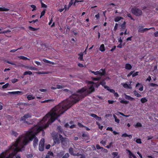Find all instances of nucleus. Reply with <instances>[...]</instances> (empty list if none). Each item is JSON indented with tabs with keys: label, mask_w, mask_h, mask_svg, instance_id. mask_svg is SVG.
<instances>
[{
	"label": "nucleus",
	"mask_w": 158,
	"mask_h": 158,
	"mask_svg": "<svg viewBox=\"0 0 158 158\" xmlns=\"http://www.w3.org/2000/svg\"><path fill=\"white\" fill-rule=\"evenodd\" d=\"M94 90L95 89L93 85L88 89L86 87H83L77 91L79 94H73L69 98L56 106L39 122V124H42V126L39 127L35 126L27 131L24 135H22L19 136L17 139L19 138L20 142L19 143L20 147L24 150L25 146L29 143V141H32L34 139L33 145L35 147L37 145L38 142V139L36 136L38 133L48 127L50 124L53 122L58 117L73 105Z\"/></svg>",
	"instance_id": "f257e3e1"
},
{
	"label": "nucleus",
	"mask_w": 158,
	"mask_h": 158,
	"mask_svg": "<svg viewBox=\"0 0 158 158\" xmlns=\"http://www.w3.org/2000/svg\"><path fill=\"white\" fill-rule=\"evenodd\" d=\"M20 142L19 138L17 139L15 143H12L8 149L0 154V158H5L10 150H13L12 152L6 158H15V156L19 152H21L23 150V149L19 145V142Z\"/></svg>",
	"instance_id": "f03ea898"
},
{
	"label": "nucleus",
	"mask_w": 158,
	"mask_h": 158,
	"mask_svg": "<svg viewBox=\"0 0 158 158\" xmlns=\"http://www.w3.org/2000/svg\"><path fill=\"white\" fill-rule=\"evenodd\" d=\"M132 13L137 16H141L142 15V10L137 8H133L131 10Z\"/></svg>",
	"instance_id": "7ed1b4c3"
},
{
	"label": "nucleus",
	"mask_w": 158,
	"mask_h": 158,
	"mask_svg": "<svg viewBox=\"0 0 158 158\" xmlns=\"http://www.w3.org/2000/svg\"><path fill=\"white\" fill-rule=\"evenodd\" d=\"M31 114L29 113L25 114L20 119V121H23V123H26L28 125L31 124V123L28 122L26 120L28 118H31Z\"/></svg>",
	"instance_id": "20e7f679"
},
{
	"label": "nucleus",
	"mask_w": 158,
	"mask_h": 158,
	"mask_svg": "<svg viewBox=\"0 0 158 158\" xmlns=\"http://www.w3.org/2000/svg\"><path fill=\"white\" fill-rule=\"evenodd\" d=\"M45 140L44 138H42L40 141L39 147V150L40 151H43L44 150V147Z\"/></svg>",
	"instance_id": "39448f33"
},
{
	"label": "nucleus",
	"mask_w": 158,
	"mask_h": 158,
	"mask_svg": "<svg viewBox=\"0 0 158 158\" xmlns=\"http://www.w3.org/2000/svg\"><path fill=\"white\" fill-rule=\"evenodd\" d=\"M53 139L54 141L53 143L54 144H58L60 143V140L58 138L57 135H56L54 137H53Z\"/></svg>",
	"instance_id": "423d86ee"
},
{
	"label": "nucleus",
	"mask_w": 158,
	"mask_h": 158,
	"mask_svg": "<svg viewBox=\"0 0 158 158\" xmlns=\"http://www.w3.org/2000/svg\"><path fill=\"white\" fill-rule=\"evenodd\" d=\"M9 94H19L20 95H22L23 94V92L21 91H16L13 92H9L8 93Z\"/></svg>",
	"instance_id": "0eeeda50"
},
{
	"label": "nucleus",
	"mask_w": 158,
	"mask_h": 158,
	"mask_svg": "<svg viewBox=\"0 0 158 158\" xmlns=\"http://www.w3.org/2000/svg\"><path fill=\"white\" fill-rule=\"evenodd\" d=\"M98 75L101 76L104 75L106 73V71L105 69H101L99 71H98Z\"/></svg>",
	"instance_id": "6e6552de"
},
{
	"label": "nucleus",
	"mask_w": 158,
	"mask_h": 158,
	"mask_svg": "<svg viewBox=\"0 0 158 158\" xmlns=\"http://www.w3.org/2000/svg\"><path fill=\"white\" fill-rule=\"evenodd\" d=\"M81 136L83 137L82 139L86 141L88 140L89 139V135L85 133H83Z\"/></svg>",
	"instance_id": "1a4fd4ad"
},
{
	"label": "nucleus",
	"mask_w": 158,
	"mask_h": 158,
	"mask_svg": "<svg viewBox=\"0 0 158 158\" xmlns=\"http://www.w3.org/2000/svg\"><path fill=\"white\" fill-rule=\"evenodd\" d=\"M69 152L71 155L74 156H78V154H76L74 153L73 149L72 148H70L69 149Z\"/></svg>",
	"instance_id": "9d476101"
},
{
	"label": "nucleus",
	"mask_w": 158,
	"mask_h": 158,
	"mask_svg": "<svg viewBox=\"0 0 158 158\" xmlns=\"http://www.w3.org/2000/svg\"><path fill=\"white\" fill-rule=\"evenodd\" d=\"M125 98L127 100H130L131 101H132L134 100V98L132 97H131L130 96L127 95L126 94H125L124 95Z\"/></svg>",
	"instance_id": "9b49d317"
},
{
	"label": "nucleus",
	"mask_w": 158,
	"mask_h": 158,
	"mask_svg": "<svg viewBox=\"0 0 158 158\" xmlns=\"http://www.w3.org/2000/svg\"><path fill=\"white\" fill-rule=\"evenodd\" d=\"M100 84L102 85V86H103L105 89H106L107 88H108L109 87L106 85V83L105 82L104 80H102L100 82Z\"/></svg>",
	"instance_id": "f8f14e48"
},
{
	"label": "nucleus",
	"mask_w": 158,
	"mask_h": 158,
	"mask_svg": "<svg viewBox=\"0 0 158 158\" xmlns=\"http://www.w3.org/2000/svg\"><path fill=\"white\" fill-rule=\"evenodd\" d=\"M122 137H128L130 139H131L132 138V136L131 135H127L126 133H125L122 135Z\"/></svg>",
	"instance_id": "ddd939ff"
},
{
	"label": "nucleus",
	"mask_w": 158,
	"mask_h": 158,
	"mask_svg": "<svg viewBox=\"0 0 158 158\" xmlns=\"http://www.w3.org/2000/svg\"><path fill=\"white\" fill-rule=\"evenodd\" d=\"M57 130L58 132H60L61 134H62L64 133L63 131L60 126H57Z\"/></svg>",
	"instance_id": "4468645a"
},
{
	"label": "nucleus",
	"mask_w": 158,
	"mask_h": 158,
	"mask_svg": "<svg viewBox=\"0 0 158 158\" xmlns=\"http://www.w3.org/2000/svg\"><path fill=\"white\" fill-rule=\"evenodd\" d=\"M127 152L129 153V156L131 157H133V158H137L136 156L133 154L132 152L129 150H127Z\"/></svg>",
	"instance_id": "2eb2a0df"
},
{
	"label": "nucleus",
	"mask_w": 158,
	"mask_h": 158,
	"mask_svg": "<svg viewBox=\"0 0 158 158\" xmlns=\"http://www.w3.org/2000/svg\"><path fill=\"white\" fill-rule=\"evenodd\" d=\"M132 67L131 64L127 63L125 64V68L126 69L130 70L131 69Z\"/></svg>",
	"instance_id": "dca6fc26"
},
{
	"label": "nucleus",
	"mask_w": 158,
	"mask_h": 158,
	"mask_svg": "<svg viewBox=\"0 0 158 158\" xmlns=\"http://www.w3.org/2000/svg\"><path fill=\"white\" fill-rule=\"evenodd\" d=\"M99 50L102 52H104L105 51V49L103 44H102L100 45L99 48Z\"/></svg>",
	"instance_id": "f3484780"
},
{
	"label": "nucleus",
	"mask_w": 158,
	"mask_h": 158,
	"mask_svg": "<svg viewBox=\"0 0 158 158\" xmlns=\"http://www.w3.org/2000/svg\"><path fill=\"white\" fill-rule=\"evenodd\" d=\"M126 22L124 21L122 24L121 25V30L123 31L124 30L126 29Z\"/></svg>",
	"instance_id": "a211bd4d"
},
{
	"label": "nucleus",
	"mask_w": 158,
	"mask_h": 158,
	"mask_svg": "<svg viewBox=\"0 0 158 158\" xmlns=\"http://www.w3.org/2000/svg\"><path fill=\"white\" fill-rule=\"evenodd\" d=\"M17 57L21 59H22L24 60H30V59L27 58L26 57H25L23 56H18Z\"/></svg>",
	"instance_id": "6ab92c4d"
},
{
	"label": "nucleus",
	"mask_w": 158,
	"mask_h": 158,
	"mask_svg": "<svg viewBox=\"0 0 158 158\" xmlns=\"http://www.w3.org/2000/svg\"><path fill=\"white\" fill-rule=\"evenodd\" d=\"M35 97L32 95H29L27 96V99L28 100H31L34 99Z\"/></svg>",
	"instance_id": "aec40b11"
},
{
	"label": "nucleus",
	"mask_w": 158,
	"mask_h": 158,
	"mask_svg": "<svg viewBox=\"0 0 158 158\" xmlns=\"http://www.w3.org/2000/svg\"><path fill=\"white\" fill-rule=\"evenodd\" d=\"M25 68H26L27 69H30L31 70H38L37 68H35L34 67H33V66H31L30 67H29L28 66H26Z\"/></svg>",
	"instance_id": "412c9836"
},
{
	"label": "nucleus",
	"mask_w": 158,
	"mask_h": 158,
	"mask_svg": "<svg viewBox=\"0 0 158 158\" xmlns=\"http://www.w3.org/2000/svg\"><path fill=\"white\" fill-rule=\"evenodd\" d=\"M9 9L5 7H0V11H7L9 10Z\"/></svg>",
	"instance_id": "4be33fe9"
},
{
	"label": "nucleus",
	"mask_w": 158,
	"mask_h": 158,
	"mask_svg": "<svg viewBox=\"0 0 158 158\" xmlns=\"http://www.w3.org/2000/svg\"><path fill=\"white\" fill-rule=\"evenodd\" d=\"M122 19H123V18L122 17L118 16L115 18L114 20L115 22H118Z\"/></svg>",
	"instance_id": "5701e85b"
},
{
	"label": "nucleus",
	"mask_w": 158,
	"mask_h": 158,
	"mask_svg": "<svg viewBox=\"0 0 158 158\" xmlns=\"http://www.w3.org/2000/svg\"><path fill=\"white\" fill-rule=\"evenodd\" d=\"M78 55L79 56L78 57V59L81 61H84L83 59V54H79Z\"/></svg>",
	"instance_id": "b1692460"
},
{
	"label": "nucleus",
	"mask_w": 158,
	"mask_h": 158,
	"mask_svg": "<svg viewBox=\"0 0 158 158\" xmlns=\"http://www.w3.org/2000/svg\"><path fill=\"white\" fill-rule=\"evenodd\" d=\"M67 139L66 138H62L60 139L62 145H64V143L66 141V139Z\"/></svg>",
	"instance_id": "393cba45"
},
{
	"label": "nucleus",
	"mask_w": 158,
	"mask_h": 158,
	"mask_svg": "<svg viewBox=\"0 0 158 158\" xmlns=\"http://www.w3.org/2000/svg\"><path fill=\"white\" fill-rule=\"evenodd\" d=\"M123 86L124 88L126 89H131V87L130 86H129V85L127 83L124 84L123 85Z\"/></svg>",
	"instance_id": "a878e982"
},
{
	"label": "nucleus",
	"mask_w": 158,
	"mask_h": 158,
	"mask_svg": "<svg viewBox=\"0 0 158 158\" xmlns=\"http://www.w3.org/2000/svg\"><path fill=\"white\" fill-rule=\"evenodd\" d=\"M11 135H14L15 137H16L19 135V134L14 131H11Z\"/></svg>",
	"instance_id": "bb28decb"
},
{
	"label": "nucleus",
	"mask_w": 158,
	"mask_h": 158,
	"mask_svg": "<svg viewBox=\"0 0 158 158\" xmlns=\"http://www.w3.org/2000/svg\"><path fill=\"white\" fill-rule=\"evenodd\" d=\"M28 28L31 31H37V30H38L39 28H34L32 27H31V26H29L28 27Z\"/></svg>",
	"instance_id": "cd10ccee"
},
{
	"label": "nucleus",
	"mask_w": 158,
	"mask_h": 158,
	"mask_svg": "<svg viewBox=\"0 0 158 158\" xmlns=\"http://www.w3.org/2000/svg\"><path fill=\"white\" fill-rule=\"evenodd\" d=\"M32 74V72L30 71H26L24 73L23 76H24L27 75H31Z\"/></svg>",
	"instance_id": "c85d7f7f"
},
{
	"label": "nucleus",
	"mask_w": 158,
	"mask_h": 158,
	"mask_svg": "<svg viewBox=\"0 0 158 158\" xmlns=\"http://www.w3.org/2000/svg\"><path fill=\"white\" fill-rule=\"evenodd\" d=\"M134 95L138 97H141V95L139 94L138 92L135 90H134Z\"/></svg>",
	"instance_id": "c756f323"
},
{
	"label": "nucleus",
	"mask_w": 158,
	"mask_h": 158,
	"mask_svg": "<svg viewBox=\"0 0 158 158\" xmlns=\"http://www.w3.org/2000/svg\"><path fill=\"white\" fill-rule=\"evenodd\" d=\"M113 117L114 118L115 122L117 123H119L120 122L119 119L118 118L117 116L114 114L113 115Z\"/></svg>",
	"instance_id": "7c9ffc66"
},
{
	"label": "nucleus",
	"mask_w": 158,
	"mask_h": 158,
	"mask_svg": "<svg viewBox=\"0 0 158 158\" xmlns=\"http://www.w3.org/2000/svg\"><path fill=\"white\" fill-rule=\"evenodd\" d=\"M141 102L143 103H144L145 102H147L148 100L147 99H146L145 98H142L141 99Z\"/></svg>",
	"instance_id": "2f4dec72"
},
{
	"label": "nucleus",
	"mask_w": 158,
	"mask_h": 158,
	"mask_svg": "<svg viewBox=\"0 0 158 158\" xmlns=\"http://www.w3.org/2000/svg\"><path fill=\"white\" fill-rule=\"evenodd\" d=\"M143 33H144L145 31H147L150 30V29H153L154 30H155V28L154 27H151V28H143Z\"/></svg>",
	"instance_id": "473e14b6"
},
{
	"label": "nucleus",
	"mask_w": 158,
	"mask_h": 158,
	"mask_svg": "<svg viewBox=\"0 0 158 158\" xmlns=\"http://www.w3.org/2000/svg\"><path fill=\"white\" fill-rule=\"evenodd\" d=\"M120 102L121 103L125 104H127L129 103V101H127L125 100H121L120 101Z\"/></svg>",
	"instance_id": "72a5a7b5"
},
{
	"label": "nucleus",
	"mask_w": 158,
	"mask_h": 158,
	"mask_svg": "<svg viewBox=\"0 0 158 158\" xmlns=\"http://www.w3.org/2000/svg\"><path fill=\"white\" fill-rule=\"evenodd\" d=\"M143 26H141L140 27H139V29L138 30V32L141 33H143Z\"/></svg>",
	"instance_id": "f704fd0d"
},
{
	"label": "nucleus",
	"mask_w": 158,
	"mask_h": 158,
	"mask_svg": "<svg viewBox=\"0 0 158 158\" xmlns=\"http://www.w3.org/2000/svg\"><path fill=\"white\" fill-rule=\"evenodd\" d=\"M101 77H92L91 78L92 80L93 81H98L99 80L101 79Z\"/></svg>",
	"instance_id": "c9c22d12"
},
{
	"label": "nucleus",
	"mask_w": 158,
	"mask_h": 158,
	"mask_svg": "<svg viewBox=\"0 0 158 158\" xmlns=\"http://www.w3.org/2000/svg\"><path fill=\"white\" fill-rule=\"evenodd\" d=\"M142 127V125L141 124L139 123L138 122L136 123L135 126V127Z\"/></svg>",
	"instance_id": "e433bc0d"
},
{
	"label": "nucleus",
	"mask_w": 158,
	"mask_h": 158,
	"mask_svg": "<svg viewBox=\"0 0 158 158\" xmlns=\"http://www.w3.org/2000/svg\"><path fill=\"white\" fill-rule=\"evenodd\" d=\"M46 9H44V10H43L41 12V15H40V18H41L42 16H44L45 15V12H46Z\"/></svg>",
	"instance_id": "4c0bfd02"
},
{
	"label": "nucleus",
	"mask_w": 158,
	"mask_h": 158,
	"mask_svg": "<svg viewBox=\"0 0 158 158\" xmlns=\"http://www.w3.org/2000/svg\"><path fill=\"white\" fill-rule=\"evenodd\" d=\"M149 85L150 86L153 87L158 86V85L153 83H150Z\"/></svg>",
	"instance_id": "58836bf2"
},
{
	"label": "nucleus",
	"mask_w": 158,
	"mask_h": 158,
	"mask_svg": "<svg viewBox=\"0 0 158 158\" xmlns=\"http://www.w3.org/2000/svg\"><path fill=\"white\" fill-rule=\"evenodd\" d=\"M19 80L16 78H14L11 80L12 83L14 84L18 81Z\"/></svg>",
	"instance_id": "ea45409f"
},
{
	"label": "nucleus",
	"mask_w": 158,
	"mask_h": 158,
	"mask_svg": "<svg viewBox=\"0 0 158 158\" xmlns=\"http://www.w3.org/2000/svg\"><path fill=\"white\" fill-rule=\"evenodd\" d=\"M9 84L8 83H6L5 85H3L2 86V88L4 89H6L8 87V86H9Z\"/></svg>",
	"instance_id": "a19ab883"
},
{
	"label": "nucleus",
	"mask_w": 158,
	"mask_h": 158,
	"mask_svg": "<svg viewBox=\"0 0 158 158\" xmlns=\"http://www.w3.org/2000/svg\"><path fill=\"white\" fill-rule=\"evenodd\" d=\"M36 73L38 74H47L46 72H41V71H38Z\"/></svg>",
	"instance_id": "79ce46f5"
},
{
	"label": "nucleus",
	"mask_w": 158,
	"mask_h": 158,
	"mask_svg": "<svg viewBox=\"0 0 158 158\" xmlns=\"http://www.w3.org/2000/svg\"><path fill=\"white\" fill-rule=\"evenodd\" d=\"M135 141L138 143L141 144L142 143L141 139L140 138L137 139Z\"/></svg>",
	"instance_id": "37998d69"
},
{
	"label": "nucleus",
	"mask_w": 158,
	"mask_h": 158,
	"mask_svg": "<svg viewBox=\"0 0 158 158\" xmlns=\"http://www.w3.org/2000/svg\"><path fill=\"white\" fill-rule=\"evenodd\" d=\"M96 124L98 126L99 128H100L101 129V130H102V129L103 128V126H100V123L97 122H96Z\"/></svg>",
	"instance_id": "c03bdc74"
},
{
	"label": "nucleus",
	"mask_w": 158,
	"mask_h": 158,
	"mask_svg": "<svg viewBox=\"0 0 158 158\" xmlns=\"http://www.w3.org/2000/svg\"><path fill=\"white\" fill-rule=\"evenodd\" d=\"M106 89L108 91H109L111 93H114L115 92V90L114 89H110L109 88V87L108 88H107Z\"/></svg>",
	"instance_id": "a18cd8bd"
},
{
	"label": "nucleus",
	"mask_w": 158,
	"mask_h": 158,
	"mask_svg": "<svg viewBox=\"0 0 158 158\" xmlns=\"http://www.w3.org/2000/svg\"><path fill=\"white\" fill-rule=\"evenodd\" d=\"M11 31L10 30H8L5 31L1 32H0V34H5L8 32H11Z\"/></svg>",
	"instance_id": "49530a36"
},
{
	"label": "nucleus",
	"mask_w": 158,
	"mask_h": 158,
	"mask_svg": "<svg viewBox=\"0 0 158 158\" xmlns=\"http://www.w3.org/2000/svg\"><path fill=\"white\" fill-rule=\"evenodd\" d=\"M69 156L68 153H66L62 157V158H68Z\"/></svg>",
	"instance_id": "de8ad7c7"
},
{
	"label": "nucleus",
	"mask_w": 158,
	"mask_h": 158,
	"mask_svg": "<svg viewBox=\"0 0 158 158\" xmlns=\"http://www.w3.org/2000/svg\"><path fill=\"white\" fill-rule=\"evenodd\" d=\"M96 147L97 149H103V147H101L99 144H97Z\"/></svg>",
	"instance_id": "09e8293b"
},
{
	"label": "nucleus",
	"mask_w": 158,
	"mask_h": 158,
	"mask_svg": "<svg viewBox=\"0 0 158 158\" xmlns=\"http://www.w3.org/2000/svg\"><path fill=\"white\" fill-rule=\"evenodd\" d=\"M31 7L33 9L32 10V11H34L36 10V6H35V5H31Z\"/></svg>",
	"instance_id": "8fccbe9b"
},
{
	"label": "nucleus",
	"mask_w": 158,
	"mask_h": 158,
	"mask_svg": "<svg viewBox=\"0 0 158 158\" xmlns=\"http://www.w3.org/2000/svg\"><path fill=\"white\" fill-rule=\"evenodd\" d=\"M127 17L130 18L132 20H135V19H134V18L132 17V16L130 13H128L127 15Z\"/></svg>",
	"instance_id": "3c124183"
},
{
	"label": "nucleus",
	"mask_w": 158,
	"mask_h": 158,
	"mask_svg": "<svg viewBox=\"0 0 158 158\" xmlns=\"http://www.w3.org/2000/svg\"><path fill=\"white\" fill-rule=\"evenodd\" d=\"M77 125L80 127H85V126L79 122L78 123Z\"/></svg>",
	"instance_id": "603ef678"
},
{
	"label": "nucleus",
	"mask_w": 158,
	"mask_h": 158,
	"mask_svg": "<svg viewBox=\"0 0 158 158\" xmlns=\"http://www.w3.org/2000/svg\"><path fill=\"white\" fill-rule=\"evenodd\" d=\"M56 88L58 89H60L63 88V87L59 85H56Z\"/></svg>",
	"instance_id": "864d4df0"
},
{
	"label": "nucleus",
	"mask_w": 158,
	"mask_h": 158,
	"mask_svg": "<svg viewBox=\"0 0 158 158\" xmlns=\"http://www.w3.org/2000/svg\"><path fill=\"white\" fill-rule=\"evenodd\" d=\"M113 143L112 142H110L109 145H107L106 146V148H107L109 149L111 147V146H112Z\"/></svg>",
	"instance_id": "5fc2aeb1"
},
{
	"label": "nucleus",
	"mask_w": 158,
	"mask_h": 158,
	"mask_svg": "<svg viewBox=\"0 0 158 158\" xmlns=\"http://www.w3.org/2000/svg\"><path fill=\"white\" fill-rule=\"evenodd\" d=\"M73 1L71 0V1L69 2V4L68 9H69V8L71 6L73 5Z\"/></svg>",
	"instance_id": "6e6d98bb"
},
{
	"label": "nucleus",
	"mask_w": 158,
	"mask_h": 158,
	"mask_svg": "<svg viewBox=\"0 0 158 158\" xmlns=\"http://www.w3.org/2000/svg\"><path fill=\"white\" fill-rule=\"evenodd\" d=\"M41 4L42 7L45 8H47V6L46 4H44L43 2H41Z\"/></svg>",
	"instance_id": "4d7b16f0"
},
{
	"label": "nucleus",
	"mask_w": 158,
	"mask_h": 158,
	"mask_svg": "<svg viewBox=\"0 0 158 158\" xmlns=\"http://www.w3.org/2000/svg\"><path fill=\"white\" fill-rule=\"evenodd\" d=\"M118 152H113L112 153V155L114 157H116L118 155Z\"/></svg>",
	"instance_id": "13d9d810"
},
{
	"label": "nucleus",
	"mask_w": 158,
	"mask_h": 158,
	"mask_svg": "<svg viewBox=\"0 0 158 158\" xmlns=\"http://www.w3.org/2000/svg\"><path fill=\"white\" fill-rule=\"evenodd\" d=\"M139 73L138 72H136L135 73L132 74V77H134L135 76H137Z\"/></svg>",
	"instance_id": "bf43d9fd"
},
{
	"label": "nucleus",
	"mask_w": 158,
	"mask_h": 158,
	"mask_svg": "<svg viewBox=\"0 0 158 158\" xmlns=\"http://www.w3.org/2000/svg\"><path fill=\"white\" fill-rule=\"evenodd\" d=\"M90 71L92 73H94L95 75H98V71L96 72H94V71L90 70Z\"/></svg>",
	"instance_id": "052dcab7"
},
{
	"label": "nucleus",
	"mask_w": 158,
	"mask_h": 158,
	"mask_svg": "<svg viewBox=\"0 0 158 158\" xmlns=\"http://www.w3.org/2000/svg\"><path fill=\"white\" fill-rule=\"evenodd\" d=\"M118 23H115V25L114 27V31H116L117 29V28L118 27Z\"/></svg>",
	"instance_id": "680f3d73"
},
{
	"label": "nucleus",
	"mask_w": 158,
	"mask_h": 158,
	"mask_svg": "<svg viewBox=\"0 0 158 158\" xmlns=\"http://www.w3.org/2000/svg\"><path fill=\"white\" fill-rule=\"evenodd\" d=\"M45 101V103L46 102H53L54 101L53 99H48V100H46Z\"/></svg>",
	"instance_id": "e2e57ef3"
},
{
	"label": "nucleus",
	"mask_w": 158,
	"mask_h": 158,
	"mask_svg": "<svg viewBox=\"0 0 158 158\" xmlns=\"http://www.w3.org/2000/svg\"><path fill=\"white\" fill-rule=\"evenodd\" d=\"M38 19H36L35 20H33L32 21H29V22L30 23H35V22H38Z\"/></svg>",
	"instance_id": "0e129e2a"
},
{
	"label": "nucleus",
	"mask_w": 158,
	"mask_h": 158,
	"mask_svg": "<svg viewBox=\"0 0 158 158\" xmlns=\"http://www.w3.org/2000/svg\"><path fill=\"white\" fill-rule=\"evenodd\" d=\"M100 143L102 144L103 145L105 146L106 144V141L103 140L101 141L100 142Z\"/></svg>",
	"instance_id": "69168bd1"
},
{
	"label": "nucleus",
	"mask_w": 158,
	"mask_h": 158,
	"mask_svg": "<svg viewBox=\"0 0 158 158\" xmlns=\"http://www.w3.org/2000/svg\"><path fill=\"white\" fill-rule=\"evenodd\" d=\"M33 156L32 154H29L27 155V157L28 158H31L33 157Z\"/></svg>",
	"instance_id": "338daca9"
},
{
	"label": "nucleus",
	"mask_w": 158,
	"mask_h": 158,
	"mask_svg": "<svg viewBox=\"0 0 158 158\" xmlns=\"http://www.w3.org/2000/svg\"><path fill=\"white\" fill-rule=\"evenodd\" d=\"M95 119L97 120H98V121H100L101 120H102V118L101 117H99L97 115L96 118H95Z\"/></svg>",
	"instance_id": "774afa93"
}]
</instances>
